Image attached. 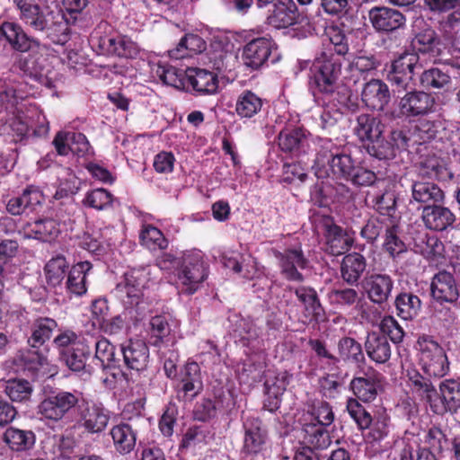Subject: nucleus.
<instances>
[{
    "label": "nucleus",
    "mask_w": 460,
    "mask_h": 460,
    "mask_svg": "<svg viewBox=\"0 0 460 460\" xmlns=\"http://www.w3.org/2000/svg\"><path fill=\"white\" fill-rule=\"evenodd\" d=\"M20 20L35 31L47 33L56 44L68 40V24L60 12H55L45 3L37 0H13Z\"/></svg>",
    "instance_id": "f257e3e1"
},
{
    "label": "nucleus",
    "mask_w": 460,
    "mask_h": 460,
    "mask_svg": "<svg viewBox=\"0 0 460 460\" xmlns=\"http://www.w3.org/2000/svg\"><path fill=\"white\" fill-rule=\"evenodd\" d=\"M406 376L411 390L426 399L433 412L437 414L456 412L460 408L459 382L454 379L443 381L438 394L432 383L417 370H407Z\"/></svg>",
    "instance_id": "f03ea898"
},
{
    "label": "nucleus",
    "mask_w": 460,
    "mask_h": 460,
    "mask_svg": "<svg viewBox=\"0 0 460 460\" xmlns=\"http://www.w3.org/2000/svg\"><path fill=\"white\" fill-rule=\"evenodd\" d=\"M149 267L133 269L124 275V279L115 288L117 296L122 302L125 311L136 321H141L146 314L144 289L150 280Z\"/></svg>",
    "instance_id": "7ed1b4c3"
},
{
    "label": "nucleus",
    "mask_w": 460,
    "mask_h": 460,
    "mask_svg": "<svg viewBox=\"0 0 460 460\" xmlns=\"http://www.w3.org/2000/svg\"><path fill=\"white\" fill-rule=\"evenodd\" d=\"M415 348L421 370L429 377L441 378L449 372V360L444 348L432 337L418 338Z\"/></svg>",
    "instance_id": "20e7f679"
},
{
    "label": "nucleus",
    "mask_w": 460,
    "mask_h": 460,
    "mask_svg": "<svg viewBox=\"0 0 460 460\" xmlns=\"http://www.w3.org/2000/svg\"><path fill=\"white\" fill-rule=\"evenodd\" d=\"M421 68L417 53L404 52L392 62L387 79L398 93L411 90L413 76Z\"/></svg>",
    "instance_id": "39448f33"
},
{
    "label": "nucleus",
    "mask_w": 460,
    "mask_h": 460,
    "mask_svg": "<svg viewBox=\"0 0 460 460\" xmlns=\"http://www.w3.org/2000/svg\"><path fill=\"white\" fill-rule=\"evenodd\" d=\"M206 265L198 254H188L177 272V285L181 292L191 295L195 293L207 279Z\"/></svg>",
    "instance_id": "423d86ee"
},
{
    "label": "nucleus",
    "mask_w": 460,
    "mask_h": 460,
    "mask_svg": "<svg viewBox=\"0 0 460 460\" xmlns=\"http://www.w3.org/2000/svg\"><path fill=\"white\" fill-rule=\"evenodd\" d=\"M78 403L77 396L70 392L60 391L46 396L38 405L37 412L41 419L58 422Z\"/></svg>",
    "instance_id": "0eeeda50"
},
{
    "label": "nucleus",
    "mask_w": 460,
    "mask_h": 460,
    "mask_svg": "<svg viewBox=\"0 0 460 460\" xmlns=\"http://www.w3.org/2000/svg\"><path fill=\"white\" fill-rule=\"evenodd\" d=\"M435 99L423 91H410L400 98L394 118L425 116L434 111Z\"/></svg>",
    "instance_id": "6e6552de"
},
{
    "label": "nucleus",
    "mask_w": 460,
    "mask_h": 460,
    "mask_svg": "<svg viewBox=\"0 0 460 460\" xmlns=\"http://www.w3.org/2000/svg\"><path fill=\"white\" fill-rule=\"evenodd\" d=\"M58 328L56 320L49 317H38L31 325V336L28 340L33 354L38 357V363L41 366L48 364L49 349L43 347L54 331Z\"/></svg>",
    "instance_id": "1a4fd4ad"
},
{
    "label": "nucleus",
    "mask_w": 460,
    "mask_h": 460,
    "mask_svg": "<svg viewBox=\"0 0 460 460\" xmlns=\"http://www.w3.org/2000/svg\"><path fill=\"white\" fill-rule=\"evenodd\" d=\"M110 421V412L102 404L86 402L79 406L78 423L87 432L97 434L102 432Z\"/></svg>",
    "instance_id": "9d476101"
},
{
    "label": "nucleus",
    "mask_w": 460,
    "mask_h": 460,
    "mask_svg": "<svg viewBox=\"0 0 460 460\" xmlns=\"http://www.w3.org/2000/svg\"><path fill=\"white\" fill-rule=\"evenodd\" d=\"M383 376L373 367H367L363 376H355L349 383L354 395L363 402H373L382 389Z\"/></svg>",
    "instance_id": "9b49d317"
},
{
    "label": "nucleus",
    "mask_w": 460,
    "mask_h": 460,
    "mask_svg": "<svg viewBox=\"0 0 460 460\" xmlns=\"http://www.w3.org/2000/svg\"><path fill=\"white\" fill-rule=\"evenodd\" d=\"M275 256L279 261L281 274L289 281L302 282L304 276L300 272L308 265V260L305 257L301 247L290 248L283 252H277Z\"/></svg>",
    "instance_id": "f8f14e48"
},
{
    "label": "nucleus",
    "mask_w": 460,
    "mask_h": 460,
    "mask_svg": "<svg viewBox=\"0 0 460 460\" xmlns=\"http://www.w3.org/2000/svg\"><path fill=\"white\" fill-rule=\"evenodd\" d=\"M362 287L372 303L383 305L391 296L394 280L388 274L372 273L364 279Z\"/></svg>",
    "instance_id": "ddd939ff"
},
{
    "label": "nucleus",
    "mask_w": 460,
    "mask_h": 460,
    "mask_svg": "<svg viewBox=\"0 0 460 460\" xmlns=\"http://www.w3.org/2000/svg\"><path fill=\"white\" fill-rule=\"evenodd\" d=\"M430 293L436 303L455 304L460 296L453 275L447 271H440L433 277Z\"/></svg>",
    "instance_id": "4468645a"
},
{
    "label": "nucleus",
    "mask_w": 460,
    "mask_h": 460,
    "mask_svg": "<svg viewBox=\"0 0 460 460\" xmlns=\"http://www.w3.org/2000/svg\"><path fill=\"white\" fill-rule=\"evenodd\" d=\"M373 27L381 32H392L404 26V15L393 8L373 7L368 13Z\"/></svg>",
    "instance_id": "2eb2a0df"
},
{
    "label": "nucleus",
    "mask_w": 460,
    "mask_h": 460,
    "mask_svg": "<svg viewBox=\"0 0 460 460\" xmlns=\"http://www.w3.org/2000/svg\"><path fill=\"white\" fill-rule=\"evenodd\" d=\"M314 83L316 88L323 93H332L336 88L337 80L341 74V63L332 58L314 65Z\"/></svg>",
    "instance_id": "dca6fc26"
},
{
    "label": "nucleus",
    "mask_w": 460,
    "mask_h": 460,
    "mask_svg": "<svg viewBox=\"0 0 460 460\" xmlns=\"http://www.w3.org/2000/svg\"><path fill=\"white\" fill-rule=\"evenodd\" d=\"M97 47L102 54L128 58L137 57L140 50L139 46L126 36L100 37L97 39Z\"/></svg>",
    "instance_id": "f3484780"
},
{
    "label": "nucleus",
    "mask_w": 460,
    "mask_h": 460,
    "mask_svg": "<svg viewBox=\"0 0 460 460\" xmlns=\"http://www.w3.org/2000/svg\"><path fill=\"white\" fill-rule=\"evenodd\" d=\"M121 353L126 367L136 372L146 369L149 362V349L142 340H129L121 347Z\"/></svg>",
    "instance_id": "a211bd4d"
},
{
    "label": "nucleus",
    "mask_w": 460,
    "mask_h": 460,
    "mask_svg": "<svg viewBox=\"0 0 460 460\" xmlns=\"http://www.w3.org/2000/svg\"><path fill=\"white\" fill-rule=\"evenodd\" d=\"M385 126L378 118L369 114H361L357 118V125L354 128L355 134L361 141H369L372 148L379 150L382 143V135Z\"/></svg>",
    "instance_id": "6ab92c4d"
},
{
    "label": "nucleus",
    "mask_w": 460,
    "mask_h": 460,
    "mask_svg": "<svg viewBox=\"0 0 460 460\" xmlns=\"http://www.w3.org/2000/svg\"><path fill=\"white\" fill-rule=\"evenodd\" d=\"M267 17L268 24L280 29L300 22L303 17L297 13V7L292 0L279 1Z\"/></svg>",
    "instance_id": "aec40b11"
},
{
    "label": "nucleus",
    "mask_w": 460,
    "mask_h": 460,
    "mask_svg": "<svg viewBox=\"0 0 460 460\" xmlns=\"http://www.w3.org/2000/svg\"><path fill=\"white\" fill-rule=\"evenodd\" d=\"M244 441L243 452L246 455H256L261 452L266 441V431L259 419L247 417L243 422Z\"/></svg>",
    "instance_id": "412c9836"
},
{
    "label": "nucleus",
    "mask_w": 460,
    "mask_h": 460,
    "mask_svg": "<svg viewBox=\"0 0 460 460\" xmlns=\"http://www.w3.org/2000/svg\"><path fill=\"white\" fill-rule=\"evenodd\" d=\"M361 100L371 110L381 111L390 101V92L386 84L372 79L364 84Z\"/></svg>",
    "instance_id": "4be33fe9"
},
{
    "label": "nucleus",
    "mask_w": 460,
    "mask_h": 460,
    "mask_svg": "<svg viewBox=\"0 0 460 460\" xmlns=\"http://www.w3.org/2000/svg\"><path fill=\"white\" fill-rule=\"evenodd\" d=\"M422 220L427 228L443 231L454 224L456 216L448 208L436 204L428 205L423 208Z\"/></svg>",
    "instance_id": "5701e85b"
},
{
    "label": "nucleus",
    "mask_w": 460,
    "mask_h": 460,
    "mask_svg": "<svg viewBox=\"0 0 460 460\" xmlns=\"http://www.w3.org/2000/svg\"><path fill=\"white\" fill-rule=\"evenodd\" d=\"M271 42L265 38H258L250 41L243 49L244 64L253 69L261 66L271 53Z\"/></svg>",
    "instance_id": "b1692460"
},
{
    "label": "nucleus",
    "mask_w": 460,
    "mask_h": 460,
    "mask_svg": "<svg viewBox=\"0 0 460 460\" xmlns=\"http://www.w3.org/2000/svg\"><path fill=\"white\" fill-rule=\"evenodd\" d=\"M202 389L203 382L199 366L196 362L186 364L179 385V393H182L185 399L191 400L197 396Z\"/></svg>",
    "instance_id": "393cba45"
},
{
    "label": "nucleus",
    "mask_w": 460,
    "mask_h": 460,
    "mask_svg": "<svg viewBox=\"0 0 460 460\" xmlns=\"http://www.w3.org/2000/svg\"><path fill=\"white\" fill-rule=\"evenodd\" d=\"M443 190L434 182L415 181L411 184V199L419 204L435 205L443 202Z\"/></svg>",
    "instance_id": "a878e982"
},
{
    "label": "nucleus",
    "mask_w": 460,
    "mask_h": 460,
    "mask_svg": "<svg viewBox=\"0 0 460 460\" xmlns=\"http://www.w3.org/2000/svg\"><path fill=\"white\" fill-rule=\"evenodd\" d=\"M365 349L369 358L377 364L387 362L392 355V348L386 336L377 332L368 333Z\"/></svg>",
    "instance_id": "bb28decb"
},
{
    "label": "nucleus",
    "mask_w": 460,
    "mask_h": 460,
    "mask_svg": "<svg viewBox=\"0 0 460 460\" xmlns=\"http://www.w3.org/2000/svg\"><path fill=\"white\" fill-rule=\"evenodd\" d=\"M22 230L26 238H33L42 242H51L59 234L58 223L49 218L27 223Z\"/></svg>",
    "instance_id": "cd10ccee"
},
{
    "label": "nucleus",
    "mask_w": 460,
    "mask_h": 460,
    "mask_svg": "<svg viewBox=\"0 0 460 460\" xmlns=\"http://www.w3.org/2000/svg\"><path fill=\"white\" fill-rule=\"evenodd\" d=\"M1 34L12 45V47L21 52L28 51L31 46L39 45L36 40L30 38L22 30V28L11 22H3L0 27Z\"/></svg>",
    "instance_id": "c85d7f7f"
},
{
    "label": "nucleus",
    "mask_w": 460,
    "mask_h": 460,
    "mask_svg": "<svg viewBox=\"0 0 460 460\" xmlns=\"http://www.w3.org/2000/svg\"><path fill=\"white\" fill-rule=\"evenodd\" d=\"M110 434L117 452L125 455L130 453L136 446V432L128 423H119L113 426Z\"/></svg>",
    "instance_id": "c756f323"
},
{
    "label": "nucleus",
    "mask_w": 460,
    "mask_h": 460,
    "mask_svg": "<svg viewBox=\"0 0 460 460\" xmlns=\"http://www.w3.org/2000/svg\"><path fill=\"white\" fill-rule=\"evenodd\" d=\"M321 424H315L314 421L303 423L302 433L305 444L315 448L325 449L331 443L329 432Z\"/></svg>",
    "instance_id": "7c9ffc66"
},
{
    "label": "nucleus",
    "mask_w": 460,
    "mask_h": 460,
    "mask_svg": "<svg viewBox=\"0 0 460 460\" xmlns=\"http://www.w3.org/2000/svg\"><path fill=\"white\" fill-rule=\"evenodd\" d=\"M205 49L206 42L201 37L196 34H187L168 53L172 58L182 59L199 54Z\"/></svg>",
    "instance_id": "2f4dec72"
},
{
    "label": "nucleus",
    "mask_w": 460,
    "mask_h": 460,
    "mask_svg": "<svg viewBox=\"0 0 460 460\" xmlns=\"http://www.w3.org/2000/svg\"><path fill=\"white\" fill-rule=\"evenodd\" d=\"M187 83L200 93H215L217 90V76L207 70L188 68Z\"/></svg>",
    "instance_id": "473e14b6"
},
{
    "label": "nucleus",
    "mask_w": 460,
    "mask_h": 460,
    "mask_svg": "<svg viewBox=\"0 0 460 460\" xmlns=\"http://www.w3.org/2000/svg\"><path fill=\"white\" fill-rule=\"evenodd\" d=\"M91 269L92 265L88 261H81L72 267L66 281V288L70 293L75 296L86 293V276Z\"/></svg>",
    "instance_id": "72a5a7b5"
},
{
    "label": "nucleus",
    "mask_w": 460,
    "mask_h": 460,
    "mask_svg": "<svg viewBox=\"0 0 460 460\" xmlns=\"http://www.w3.org/2000/svg\"><path fill=\"white\" fill-rule=\"evenodd\" d=\"M263 105L262 99L252 91H243L237 98L235 112L241 119H252L258 114Z\"/></svg>",
    "instance_id": "f704fd0d"
},
{
    "label": "nucleus",
    "mask_w": 460,
    "mask_h": 460,
    "mask_svg": "<svg viewBox=\"0 0 460 460\" xmlns=\"http://www.w3.org/2000/svg\"><path fill=\"white\" fill-rule=\"evenodd\" d=\"M366 270L365 258L357 252L347 254L341 262V277L348 284L356 283Z\"/></svg>",
    "instance_id": "c9c22d12"
},
{
    "label": "nucleus",
    "mask_w": 460,
    "mask_h": 460,
    "mask_svg": "<svg viewBox=\"0 0 460 460\" xmlns=\"http://www.w3.org/2000/svg\"><path fill=\"white\" fill-rule=\"evenodd\" d=\"M4 439L10 448L14 451L30 450L35 444V435L32 431L13 427L5 430Z\"/></svg>",
    "instance_id": "e433bc0d"
},
{
    "label": "nucleus",
    "mask_w": 460,
    "mask_h": 460,
    "mask_svg": "<svg viewBox=\"0 0 460 460\" xmlns=\"http://www.w3.org/2000/svg\"><path fill=\"white\" fill-rule=\"evenodd\" d=\"M295 294L309 315L315 320L323 318L324 311L314 288L305 286L299 287L295 289Z\"/></svg>",
    "instance_id": "4c0bfd02"
},
{
    "label": "nucleus",
    "mask_w": 460,
    "mask_h": 460,
    "mask_svg": "<svg viewBox=\"0 0 460 460\" xmlns=\"http://www.w3.org/2000/svg\"><path fill=\"white\" fill-rule=\"evenodd\" d=\"M155 74L167 85L181 89L184 88L188 78V69L182 70L169 65L158 64Z\"/></svg>",
    "instance_id": "58836bf2"
},
{
    "label": "nucleus",
    "mask_w": 460,
    "mask_h": 460,
    "mask_svg": "<svg viewBox=\"0 0 460 460\" xmlns=\"http://www.w3.org/2000/svg\"><path fill=\"white\" fill-rule=\"evenodd\" d=\"M337 348L339 360L341 359L344 362H353L357 364L365 362V356L361 344L355 339L343 337L338 341Z\"/></svg>",
    "instance_id": "ea45409f"
},
{
    "label": "nucleus",
    "mask_w": 460,
    "mask_h": 460,
    "mask_svg": "<svg viewBox=\"0 0 460 460\" xmlns=\"http://www.w3.org/2000/svg\"><path fill=\"white\" fill-rule=\"evenodd\" d=\"M327 250L332 255L345 253L351 245L350 238L338 226H331L326 234Z\"/></svg>",
    "instance_id": "a19ab883"
},
{
    "label": "nucleus",
    "mask_w": 460,
    "mask_h": 460,
    "mask_svg": "<svg viewBox=\"0 0 460 460\" xmlns=\"http://www.w3.org/2000/svg\"><path fill=\"white\" fill-rule=\"evenodd\" d=\"M410 137L406 132L401 129L393 130L390 135V142L380 144L379 150L374 154L379 159H387L394 155V148L404 149L409 146Z\"/></svg>",
    "instance_id": "79ce46f5"
},
{
    "label": "nucleus",
    "mask_w": 460,
    "mask_h": 460,
    "mask_svg": "<svg viewBox=\"0 0 460 460\" xmlns=\"http://www.w3.org/2000/svg\"><path fill=\"white\" fill-rule=\"evenodd\" d=\"M90 355V347L84 341H82L73 349L63 352L61 357L71 370L81 371L84 369Z\"/></svg>",
    "instance_id": "37998d69"
},
{
    "label": "nucleus",
    "mask_w": 460,
    "mask_h": 460,
    "mask_svg": "<svg viewBox=\"0 0 460 460\" xmlns=\"http://www.w3.org/2000/svg\"><path fill=\"white\" fill-rule=\"evenodd\" d=\"M419 172L422 177L437 180H445L450 174L445 163L435 155L428 156L420 162Z\"/></svg>",
    "instance_id": "c03bdc74"
},
{
    "label": "nucleus",
    "mask_w": 460,
    "mask_h": 460,
    "mask_svg": "<svg viewBox=\"0 0 460 460\" xmlns=\"http://www.w3.org/2000/svg\"><path fill=\"white\" fill-rule=\"evenodd\" d=\"M141 244L151 251L164 250L168 246V241L164 234L155 226H144L139 234Z\"/></svg>",
    "instance_id": "a18cd8bd"
},
{
    "label": "nucleus",
    "mask_w": 460,
    "mask_h": 460,
    "mask_svg": "<svg viewBox=\"0 0 460 460\" xmlns=\"http://www.w3.org/2000/svg\"><path fill=\"white\" fill-rule=\"evenodd\" d=\"M22 112V109L20 111H13L8 112V118L1 128L4 134L17 137H22L27 134L30 121L21 115Z\"/></svg>",
    "instance_id": "49530a36"
},
{
    "label": "nucleus",
    "mask_w": 460,
    "mask_h": 460,
    "mask_svg": "<svg viewBox=\"0 0 460 460\" xmlns=\"http://www.w3.org/2000/svg\"><path fill=\"white\" fill-rule=\"evenodd\" d=\"M307 143V137L300 128L281 131L279 135V146L284 152L300 150Z\"/></svg>",
    "instance_id": "de8ad7c7"
},
{
    "label": "nucleus",
    "mask_w": 460,
    "mask_h": 460,
    "mask_svg": "<svg viewBox=\"0 0 460 460\" xmlns=\"http://www.w3.org/2000/svg\"><path fill=\"white\" fill-rule=\"evenodd\" d=\"M394 304L398 315L404 320L412 319L418 314L420 309V298L410 293H403L397 296Z\"/></svg>",
    "instance_id": "09e8293b"
},
{
    "label": "nucleus",
    "mask_w": 460,
    "mask_h": 460,
    "mask_svg": "<svg viewBox=\"0 0 460 460\" xmlns=\"http://www.w3.org/2000/svg\"><path fill=\"white\" fill-rule=\"evenodd\" d=\"M230 42L227 39H215L212 42V48L214 49L210 61L213 63V67L218 71H222L226 68L228 59L233 57Z\"/></svg>",
    "instance_id": "8fccbe9b"
},
{
    "label": "nucleus",
    "mask_w": 460,
    "mask_h": 460,
    "mask_svg": "<svg viewBox=\"0 0 460 460\" xmlns=\"http://www.w3.org/2000/svg\"><path fill=\"white\" fill-rule=\"evenodd\" d=\"M396 197L394 192L391 190H386L383 194L378 195L376 198L375 201V208L378 211L379 217H386L391 223H394L393 220H396L398 222V217L396 216Z\"/></svg>",
    "instance_id": "3c124183"
},
{
    "label": "nucleus",
    "mask_w": 460,
    "mask_h": 460,
    "mask_svg": "<svg viewBox=\"0 0 460 460\" xmlns=\"http://www.w3.org/2000/svg\"><path fill=\"white\" fill-rule=\"evenodd\" d=\"M22 100L23 96L17 93V90L13 85L0 79V102L7 112L20 111L23 107Z\"/></svg>",
    "instance_id": "603ef678"
},
{
    "label": "nucleus",
    "mask_w": 460,
    "mask_h": 460,
    "mask_svg": "<svg viewBox=\"0 0 460 460\" xmlns=\"http://www.w3.org/2000/svg\"><path fill=\"white\" fill-rule=\"evenodd\" d=\"M68 264L66 258L58 255L51 260L45 266V273L47 281L52 286L59 285L64 279Z\"/></svg>",
    "instance_id": "864d4df0"
},
{
    "label": "nucleus",
    "mask_w": 460,
    "mask_h": 460,
    "mask_svg": "<svg viewBox=\"0 0 460 460\" xmlns=\"http://www.w3.org/2000/svg\"><path fill=\"white\" fill-rule=\"evenodd\" d=\"M95 358L102 363L103 368L115 369L118 362L115 347L106 338H102L95 343Z\"/></svg>",
    "instance_id": "5fc2aeb1"
},
{
    "label": "nucleus",
    "mask_w": 460,
    "mask_h": 460,
    "mask_svg": "<svg viewBox=\"0 0 460 460\" xmlns=\"http://www.w3.org/2000/svg\"><path fill=\"white\" fill-rule=\"evenodd\" d=\"M5 394L13 402H23L30 399L32 387L26 380L13 379L6 382Z\"/></svg>",
    "instance_id": "6e6d98bb"
},
{
    "label": "nucleus",
    "mask_w": 460,
    "mask_h": 460,
    "mask_svg": "<svg viewBox=\"0 0 460 460\" xmlns=\"http://www.w3.org/2000/svg\"><path fill=\"white\" fill-rule=\"evenodd\" d=\"M83 202L96 210H103L111 207L113 197L107 190L100 188L88 191Z\"/></svg>",
    "instance_id": "4d7b16f0"
},
{
    "label": "nucleus",
    "mask_w": 460,
    "mask_h": 460,
    "mask_svg": "<svg viewBox=\"0 0 460 460\" xmlns=\"http://www.w3.org/2000/svg\"><path fill=\"white\" fill-rule=\"evenodd\" d=\"M346 408L349 416L355 420L360 429H368L371 426L373 418L359 403L358 399H348Z\"/></svg>",
    "instance_id": "13d9d810"
},
{
    "label": "nucleus",
    "mask_w": 460,
    "mask_h": 460,
    "mask_svg": "<svg viewBox=\"0 0 460 460\" xmlns=\"http://www.w3.org/2000/svg\"><path fill=\"white\" fill-rule=\"evenodd\" d=\"M420 84L428 89H443L450 84V76L438 68H431L422 73Z\"/></svg>",
    "instance_id": "bf43d9fd"
},
{
    "label": "nucleus",
    "mask_w": 460,
    "mask_h": 460,
    "mask_svg": "<svg viewBox=\"0 0 460 460\" xmlns=\"http://www.w3.org/2000/svg\"><path fill=\"white\" fill-rule=\"evenodd\" d=\"M390 226H386L385 240L384 247L385 251L392 256L395 257L406 251L404 243L397 235V223L393 220Z\"/></svg>",
    "instance_id": "052dcab7"
},
{
    "label": "nucleus",
    "mask_w": 460,
    "mask_h": 460,
    "mask_svg": "<svg viewBox=\"0 0 460 460\" xmlns=\"http://www.w3.org/2000/svg\"><path fill=\"white\" fill-rule=\"evenodd\" d=\"M333 420L334 414L329 403L319 401L314 403L311 413L307 419H305V421L315 420V424L329 426L332 423Z\"/></svg>",
    "instance_id": "680f3d73"
},
{
    "label": "nucleus",
    "mask_w": 460,
    "mask_h": 460,
    "mask_svg": "<svg viewBox=\"0 0 460 460\" xmlns=\"http://www.w3.org/2000/svg\"><path fill=\"white\" fill-rule=\"evenodd\" d=\"M329 299L339 306H351L359 300V294L352 288H337L329 293Z\"/></svg>",
    "instance_id": "e2e57ef3"
},
{
    "label": "nucleus",
    "mask_w": 460,
    "mask_h": 460,
    "mask_svg": "<svg viewBox=\"0 0 460 460\" xmlns=\"http://www.w3.org/2000/svg\"><path fill=\"white\" fill-rule=\"evenodd\" d=\"M355 165L351 157L348 155L336 154L331 160L330 169L332 172L338 177L349 179L352 173Z\"/></svg>",
    "instance_id": "0e129e2a"
},
{
    "label": "nucleus",
    "mask_w": 460,
    "mask_h": 460,
    "mask_svg": "<svg viewBox=\"0 0 460 460\" xmlns=\"http://www.w3.org/2000/svg\"><path fill=\"white\" fill-rule=\"evenodd\" d=\"M82 341H84L80 339L79 335L75 332L70 329H65L60 330L58 335L54 338L53 345L58 349L62 356L63 352L73 349Z\"/></svg>",
    "instance_id": "69168bd1"
},
{
    "label": "nucleus",
    "mask_w": 460,
    "mask_h": 460,
    "mask_svg": "<svg viewBox=\"0 0 460 460\" xmlns=\"http://www.w3.org/2000/svg\"><path fill=\"white\" fill-rule=\"evenodd\" d=\"M386 226H390V222L386 217H376L370 218L367 224L361 228L360 234L362 237L373 242L380 234L385 230L386 232Z\"/></svg>",
    "instance_id": "338daca9"
},
{
    "label": "nucleus",
    "mask_w": 460,
    "mask_h": 460,
    "mask_svg": "<svg viewBox=\"0 0 460 460\" xmlns=\"http://www.w3.org/2000/svg\"><path fill=\"white\" fill-rule=\"evenodd\" d=\"M380 329L384 335L389 336L394 343H400L404 337V332L393 316H385L380 323Z\"/></svg>",
    "instance_id": "774afa93"
}]
</instances>
